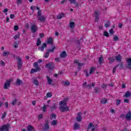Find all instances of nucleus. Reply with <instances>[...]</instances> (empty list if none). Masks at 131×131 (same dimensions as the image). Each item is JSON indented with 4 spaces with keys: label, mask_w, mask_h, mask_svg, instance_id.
I'll list each match as a JSON object with an SVG mask.
<instances>
[{
    "label": "nucleus",
    "mask_w": 131,
    "mask_h": 131,
    "mask_svg": "<svg viewBox=\"0 0 131 131\" xmlns=\"http://www.w3.org/2000/svg\"><path fill=\"white\" fill-rule=\"evenodd\" d=\"M95 22H98V21H99V12H98V11H96L95 12Z\"/></svg>",
    "instance_id": "b1692460"
},
{
    "label": "nucleus",
    "mask_w": 131,
    "mask_h": 131,
    "mask_svg": "<svg viewBox=\"0 0 131 131\" xmlns=\"http://www.w3.org/2000/svg\"><path fill=\"white\" fill-rule=\"evenodd\" d=\"M30 28L32 33H35V32H36V31H37L38 30V28L35 24L31 23Z\"/></svg>",
    "instance_id": "423d86ee"
},
{
    "label": "nucleus",
    "mask_w": 131,
    "mask_h": 131,
    "mask_svg": "<svg viewBox=\"0 0 131 131\" xmlns=\"http://www.w3.org/2000/svg\"><path fill=\"white\" fill-rule=\"evenodd\" d=\"M101 88H102V89H105V88H107V84H103V85L101 86Z\"/></svg>",
    "instance_id": "774afa93"
},
{
    "label": "nucleus",
    "mask_w": 131,
    "mask_h": 131,
    "mask_svg": "<svg viewBox=\"0 0 131 131\" xmlns=\"http://www.w3.org/2000/svg\"><path fill=\"white\" fill-rule=\"evenodd\" d=\"M57 120H53L52 121V123H51V124L52 125H57Z\"/></svg>",
    "instance_id": "37998d69"
},
{
    "label": "nucleus",
    "mask_w": 131,
    "mask_h": 131,
    "mask_svg": "<svg viewBox=\"0 0 131 131\" xmlns=\"http://www.w3.org/2000/svg\"><path fill=\"white\" fill-rule=\"evenodd\" d=\"M16 103H17V98H15L14 100H13L12 102H11V104L13 106H14V105H16Z\"/></svg>",
    "instance_id": "ea45409f"
},
{
    "label": "nucleus",
    "mask_w": 131,
    "mask_h": 131,
    "mask_svg": "<svg viewBox=\"0 0 131 131\" xmlns=\"http://www.w3.org/2000/svg\"><path fill=\"white\" fill-rule=\"evenodd\" d=\"M10 124H7L6 125H3L0 126V131H9L10 129Z\"/></svg>",
    "instance_id": "6e6552de"
},
{
    "label": "nucleus",
    "mask_w": 131,
    "mask_h": 131,
    "mask_svg": "<svg viewBox=\"0 0 131 131\" xmlns=\"http://www.w3.org/2000/svg\"><path fill=\"white\" fill-rule=\"evenodd\" d=\"M30 9L32 12H34L35 9H36V7L35 6H33L30 7Z\"/></svg>",
    "instance_id": "de8ad7c7"
},
{
    "label": "nucleus",
    "mask_w": 131,
    "mask_h": 131,
    "mask_svg": "<svg viewBox=\"0 0 131 131\" xmlns=\"http://www.w3.org/2000/svg\"><path fill=\"white\" fill-rule=\"evenodd\" d=\"M74 64H77V71L75 72V76H77V73H78V71H80L81 70V67L84 65V63H79V60L78 59H75L74 60Z\"/></svg>",
    "instance_id": "f03ea898"
},
{
    "label": "nucleus",
    "mask_w": 131,
    "mask_h": 131,
    "mask_svg": "<svg viewBox=\"0 0 131 131\" xmlns=\"http://www.w3.org/2000/svg\"><path fill=\"white\" fill-rule=\"evenodd\" d=\"M68 98H64L63 101L59 102V110L62 113L69 111V107L67 106Z\"/></svg>",
    "instance_id": "f257e3e1"
},
{
    "label": "nucleus",
    "mask_w": 131,
    "mask_h": 131,
    "mask_svg": "<svg viewBox=\"0 0 131 131\" xmlns=\"http://www.w3.org/2000/svg\"><path fill=\"white\" fill-rule=\"evenodd\" d=\"M114 41H118L119 40V38L118 36H115L113 38Z\"/></svg>",
    "instance_id": "4c0bfd02"
},
{
    "label": "nucleus",
    "mask_w": 131,
    "mask_h": 131,
    "mask_svg": "<svg viewBox=\"0 0 131 131\" xmlns=\"http://www.w3.org/2000/svg\"><path fill=\"white\" fill-rule=\"evenodd\" d=\"M1 65L2 66H6V63L3 60H1L0 62V66H1Z\"/></svg>",
    "instance_id": "603ef678"
},
{
    "label": "nucleus",
    "mask_w": 131,
    "mask_h": 131,
    "mask_svg": "<svg viewBox=\"0 0 131 131\" xmlns=\"http://www.w3.org/2000/svg\"><path fill=\"white\" fill-rule=\"evenodd\" d=\"M127 64L125 65L127 69H131V58H127L126 59Z\"/></svg>",
    "instance_id": "f8f14e48"
},
{
    "label": "nucleus",
    "mask_w": 131,
    "mask_h": 131,
    "mask_svg": "<svg viewBox=\"0 0 131 131\" xmlns=\"http://www.w3.org/2000/svg\"><path fill=\"white\" fill-rule=\"evenodd\" d=\"M103 35L104 36H106V37H109V34L107 32V31H104Z\"/></svg>",
    "instance_id": "09e8293b"
},
{
    "label": "nucleus",
    "mask_w": 131,
    "mask_h": 131,
    "mask_svg": "<svg viewBox=\"0 0 131 131\" xmlns=\"http://www.w3.org/2000/svg\"><path fill=\"white\" fill-rule=\"evenodd\" d=\"M108 59L110 64H112L114 62V61H115V57H109Z\"/></svg>",
    "instance_id": "a878e982"
},
{
    "label": "nucleus",
    "mask_w": 131,
    "mask_h": 131,
    "mask_svg": "<svg viewBox=\"0 0 131 131\" xmlns=\"http://www.w3.org/2000/svg\"><path fill=\"white\" fill-rule=\"evenodd\" d=\"M52 96H53V94L51 93V92H48L46 95V96L48 98H51V97H52Z\"/></svg>",
    "instance_id": "79ce46f5"
},
{
    "label": "nucleus",
    "mask_w": 131,
    "mask_h": 131,
    "mask_svg": "<svg viewBox=\"0 0 131 131\" xmlns=\"http://www.w3.org/2000/svg\"><path fill=\"white\" fill-rule=\"evenodd\" d=\"M47 80H48V84H51L52 82L53 81V80H52V79H51V78L49 76H47Z\"/></svg>",
    "instance_id": "7c9ffc66"
},
{
    "label": "nucleus",
    "mask_w": 131,
    "mask_h": 131,
    "mask_svg": "<svg viewBox=\"0 0 131 131\" xmlns=\"http://www.w3.org/2000/svg\"><path fill=\"white\" fill-rule=\"evenodd\" d=\"M125 118L127 120H131V113L130 112L127 113L125 115Z\"/></svg>",
    "instance_id": "4be33fe9"
},
{
    "label": "nucleus",
    "mask_w": 131,
    "mask_h": 131,
    "mask_svg": "<svg viewBox=\"0 0 131 131\" xmlns=\"http://www.w3.org/2000/svg\"><path fill=\"white\" fill-rule=\"evenodd\" d=\"M45 48H47V43H43L42 46H39L38 48V50H40L42 52H43V50H45Z\"/></svg>",
    "instance_id": "dca6fc26"
},
{
    "label": "nucleus",
    "mask_w": 131,
    "mask_h": 131,
    "mask_svg": "<svg viewBox=\"0 0 131 131\" xmlns=\"http://www.w3.org/2000/svg\"><path fill=\"white\" fill-rule=\"evenodd\" d=\"M16 4H17V5L22 4V0H17Z\"/></svg>",
    "instance_id": "052dcab7"
},
{
    "label": "nucleus",
    "mask_w": 131,
    "mask_h": 131,
    "mask_svg": "<svg viewBox=\"0 0 131 131\" xmlns=\"http://www.w3.org/2000/svg\"><path fill=\"white\" fill-rule=\"evenodd\" d=\"M46 67H47V68H49L50 70H52L55 68V64L53 62H49L46 64Z\"/></svg>",
    "instance_id": "9d476101"
},
{
    "label": "nucleus",
    "mask_w": 131,
    "mask_h": 131,
    "mask_svg": "<svg viewBox=\"0 0 131 131\" xmlns=\"http://www.w3.org/2000/svg\"><path fill=\"white\" fill-rule=\"evenodd\" d=\"M49 123H50V122L49 121V120H45V123L44 124V128L43 129V130L48 131L49 130V129H50Z\"/></svg>",
    "instance_id": "1a4fd4ad"
},
{
    "label": "nucleus",
    "mask_w": 131,
    "mask_h": 131,
    "mask_svg": "<svg viewBox=\"0 0 131 131\" xmlns=\"http://www.w3.org/2000/svg\"><path fill=\"white\" fill-rule=\"evenodd\" d=\"M14 31H17V30H19V27H18L17 25H15L14 28Z\"/></svg>",
    "instance_id": "3c124183"
},
{
    "label": "nucleus",
    "mask_w": 131,
    "mask_h": 131,
    "mask_svg": "<svg viewBox=\"0 0 131 131\" xmlns=\"http://www.w3.org/2000/svg\"><path fill=\"white\" fill-rule=\"evenodd\" d=\"M103 61H104V58L103 57V56L100 55L98 59V62L100 65H102Z\"/></svg>",
    "instance_id": "bb28decb"
},
{
    "label": "nucleus",
    "mask_w": 131,
    "mask_h": 131,
    "mask_svg": "<svg viewBox=\"0 0 131 131\" xmlns=\"http://www.w3.org/2000/svg\"><path fill=\"white\" fill-rule=\"evenodd\" d=\"M104 26L106 28H108V27H110V21H109V20H107L106 23L105 24Z\"/></svg>",
    "instance_id": "e433bc0d"
},
{
    "label": "nucleus",
    "mask_w": 131,
    "mask_h": 131,
    "mask_svg": "<svg viewBox=\"0 0 131 131\" xmlns=\"http://www.w3.org/2000/svg\"><path fill=\"white\" fill-rule=\"evenodd\" d=\"M84 72L85 74L86 77H89V76H90V74H89L88 70H84Z\"/></svg>",
    "instance_id": "8fccbe9b"
},
{
    "label": "nucleus",
    "mask_w": 131,
    "mask_h": 131,
    "mask_svg": "<svg viewBox=\"0 0 131 131\" xmlns=\"http://www.w3.org/2000/svg\"><path fill=\"white\" fill-rule=\"evenodd\" d=\"M38 16H41V10H38L37 12Z\"/></svg>",
    "instance_id": "680f3d73"
},
{
    "label": "nucleus",
    "mask_w": 131,
    "mask_h": 131,
    "mask_svg": "<svg viewBox=\"0 0 131 131\" xmlns=\"http://www.w3.org/2000/svg\"><path fill=\"white\" fill-rule=\"evenodd\" d=\"M120 66L119 64H117L113 69V73H115L116 72V69H117V67H119Z\"/></svg>",
    "instance_id": "f704fd0d"
},
{
    "label": "nucleus",
    "mask_w": 131,
    "mask_h": 131,
    "mask_svg": "<svg viewBox=\"0 0 131 131\" xmlns=\"http://www.w3.org/2000/svg\"><path fill=\"white\" fill-rule=\"evenodd\" d=\"M60 58H66L67 57V53L66 51H63L60 54Z\"/></svg>",
    "instance_id": "6ab92c4d"
},
{
    "label": "nucleus",
    "mask_w": 131,
    "mask_h": 131,
    "mask_svg": "<svg viewBox=\"0 0 131 131\" xmlns=\"http://www.w3.org/2000/svg\"><path fill=\"white\" fill-rule=\"evenodd\" d=\"M15 83L16 85H21V84H23V82L20 79L17 78Z\"/></svg>",
    "instance_id": "a211bd4d"
},
{
    "label": "nucleus",
    "mask_w": 131,
    "mask_h": 131,
    "mask_svg": "<svg viewBox=\"0 0 131 131\" xmlns=\"http://www.w3.org/2000/svg\"><path fill=\"white\" fill-rule=\"evenodd\" d=\"M9 11V9H5L3 10V13H8V11Z\"/></svg>",
    "instance_id": "338daca9"
},
{
    "label": "nucleus",
    "mask_w": 131,
    "mask_h": 131,
    "mask_svg": "<svg viewBox=\"0 0 131 131\" xmlns=\"http://www.w3.org/2000/svg\"><path fill=\"white\" fill-rule=\"evenodd\" d=\"M107 99H105V100H102L101 101V104H106V103H107Z\"/></svg>",
    "instance_id": "5fc2aeb1"
},
{
    "label": "nucleus",
    "mask_w": 131,
    "mask_h": 131,
    "mask_svg": "<svg viewBox=\"0 0 131 131\" xmlns=\"http://www.w3.org/2000/svg\"><path fill=\"white\" fill-rule=\"evenodd\" d=\"M53 42H54V40L53 39V38L50 37L48 39L47 43L48 45H51L52 46V47H53V46H54V45H53Z\"/></svg>",
    "instance_id": "f3484780"
},
{
    "label": "nucleus",
    "mask_w": 131,
    "mask_h": 131,
    "mask_svg": "<svg viewBox=\"0 0 131 131\" xmlns=\"http://www.w3.org/2000/svg\"><path fill=\"white\" fill-rule=\"evenodd\" d=\"M115 60H116L117 62H119L120 63L119 69L120 70L123 69V62H121V60L122 59V57H121V55H120V54H118V55L115 56Z\"/></svg>",
    "instance_id": "7ed1b4c3"
},
{
    "label": "nucleus",
    "mask_w": 131,
    "mask_h": 131,
    "mask_svg": "<svg viewBox=\"0 0 131 131\" xmlns=\"http://www.w3.org/2000/svg\"><path fill=\"white\" fill-rule=\"evenodd\" d=\"M83 41V38H80V39H77L75 41V42L76 45H77L78 46H80L82 42Z\"/></svg>",
    "instance_id": "2eb2a0df"
},
{
    "label": "nucleus",
    "mask_w": 131,
    "mask_h": 131,
    "mask_svg": "<svg viewBox=\"0 0 131 131\" xmlns=\"http://www.w3.org/2000/svg\"><path fill=\"white\" fill-rule=\"evenodd\" d=\"M42 117H43L42 114H41L38 116V119H41V118H42Z\"/></svg>",
    "instance_id": "69168bd1"
},
{
    "label": "nucleus",
    "mask_w": 131,
    "mask_h": 131,
    "mask_svg": "<svg viewBox=\"0 0 131 131\" xmlns=\"http://www.w3.org/2000/svg\"><path fill=\"white\" fill-rule=\"evenodd\" d=\"M63 85H64L65 86L70 85V82L68 81H67L63 83Z\"/></svg>",
    "instance_id": "a19ab883"
},
{
    "label": "nucleus",
    "mask_w": 131,
    "mask_h": 131,
    "mask_svg": "<svg viewBox=\"0 0 131 131\" xmlns=\"http://www.w3.org/2000/svg\"><path fill=\"white\" fill-rule=\"evenodd\" d=\"M55 49L56 46L55 45H53L52 49L47 50V52L44 54L43 57L46 58H49V56H50V53H54Z\"/></svg>",
    "instance_id": "39448f33"
},
{
    "label": "nucleus",
    "mask_w": 131,
    "mask_h": 131,
    "mask_svg": "<svg viewBox=\"0 0 131 131\" xmlns=\"http://www.w3.org/2000/svg\"><path fill=\"white\" fill-rule=\"evenodd\" d=\"M124 103H129V100L127 99H124Z\"/></svg>",
    "instance_id": "0e129e2a"
},
{
    "label": "nucleus",
    "mask_w": 131,
    "mask_h": 131,
    "mask_svg": "<svg viewBox=\"0 0 131 131\" xmlns=\"http://www.w3.org/2000/svg\"><path fill=\"white\" fill-rule=\"evenodd\" d=\"M41 45V41L40 40V38H38L37 39L36 46L38 47Z\"/></svg>",
    "instance_id": "473e14b6"
},
{
    "label": "nucleus",
    "mask_w": 131,
    "mask_h": 131,
    "mask_svg": "<svg viewBox=\"0 0 131 131\" xmlns=\"http://www.w3.org/2000/svg\"><path fill=\"white\" fill-rule=\"evenodd\" d=\"M75 27V23L72 21L70 23V28H74Z\"/></svg>",
    "instance_id": "72a5a7b5"
},
{
    "label": "nucleus",
    "mask_w": 131,
    "mask_h": 131,
    "mask_svg": "<svg viewBox=\"0 0 131 131\" xmlns=\"http://www.w3.org/2000/svg\"><path fill=\"white\" fill-rule=\"evenodd\" d=\"M27 130H28V131H32V130L34 131L35 130L34 129V127L33 126L30 125H28L27 127Z\"/></svg>",
    "instance_id": "5701e85b"
},
{
    "label": "nucleus",
    "mask_w": 131,
    "mask_h": 131,
    "mask_svg": "<svg viewBox=\"0 0 131 131\" xmlns=\"http://www.w3.org/2000/svg\"><path fill=\"white\" fill-rule=\"evenodd\" d=\"M64 15L65 14H64V13H61V14H59L57 15V19H62V18H63Z\"/></svg>",
    "instance_id": "2f4dec72"
},
{
    "label": "nucleus",
    "mask_w": 131,
    "mask_h": 131,
    "mask_svg": "<svg viewBox=\"0 0 131 131\" xmlns=\"http://www.w3.org/2000/svg\"><path fill=\"white\" fill-rule=\"evenodd\" d=\"M43 112H46L47 111V106L44 104V106L42 107Z\"/></svg>",
    "instance_id": "6e6d98bb"
},
{
    "label": "nucleus",
    "mask_w": 131,
    "mask_h": 131,
    "mask_svg": "<svg viewBox=\"0 0 131 131\" xmlns=\"http://www.w3.org/2000/svg\"><path fill=\"white\" fill-rule=\"evenodd\" d=\"M109 33L110 34H112V35H113V34H114V31H113V29H111L109 30Z\"/></svg>",
    "instance_id": "49530a36"
},
{
    "label": "nucleus",
    "mask_w": 131,
    "mask_h": 131,
    "mask_svg": "<svg viewBox=\"0 0 131 131\" xmlns=\"http://www.w3.org/2000/svg\"><path fill=\"white\" fill-rule=\"evenodd\" d=\"M38 20L41 22H45L46 21V17H45V16L41 15L38 18Z\"/></svg>",
    "instance_id": "c85d7f7f"
},
{
    "label": "nucleus",
    "mask_w": 131,
    "mask_h": 131,
    "mask_svg": "<svg viewBox=\"0 0 131 131\" xmlns=\"http://www.w3.org/2000/svg\"><path fill=\"white\" fill-rule=\"evenodd\" d=\"M20 37V34H17L14 36L13 38L16 40L18 39V38H19Z\"/></svg>",
    "instance_id": "c03bdc74"
},
{
    "label": "nucleus",
    "mask_w": 131,
    "mask_h": 131,
    "mask_svg": "<svg viewBox=\"0 0 131 131\" xmlns=\"http://www.w3.org/2000/svg\"><path fill=\"white\" fill-rule=\"evenodd\" d=\"M131 97V92L129 91H127L124 96V98H129Z\"/></svg>",
    "instance_id": "393cba45"
},
{
    "label": "nucleus",
    "mask_w": 131,
    "mask_h": 131,
    "mask_svg": "<svg viewBox=\"0 0 131 131\" xmlns=\"http://www.w3.org/2000/svg\"><path fill=\"white\" fill-rule=\"evenodd\" d=\"M33 67L35 68L36 69L33 68L31 70V74H33V73H35V72H37V71H40L41 70L40 68L38 67V64L37 62H34Z\"/></svg>",
    "instance_id": "20e7f679"
},
{
    "label": "nucleus",
    "mask_w": 131,
    "mask_h": 131,
    "mask_svg": "<svg viewBox=\"0 0 131 131\" xmlns=\"http://www.w3.org/2000/svg\"><path fill=\"white\" fill-rule=\"evenodd\" d=\"M69 1H70L71 4H74V5H76V7L77 8H78L79 4H78V3L76 2L75 0H69Z\"/></svg>",
    "instance_id": "aec40b11"
},
{
    "label": "nucleus",
    "mask_w": 131,
    "mask_h": 131,
    "mask_svg": "<svg viewBox=\"0 0 131 131\" xmlns=\"http://www.w3.org/2000/svg\"><path fill=\"white\" fill-rule=\"evenodd\" d=\"M81 120H82V117H81V112H79L77 114V116L76 118V121L78 122H81Z\"/></svg>",
    "instance_id": "4468645a"
},
{
    "label": "nucleus",
    "mask_w": 131,
    "mask_h": 131,
    "mask_svg": "<svg viewBox=\"0 0 131 131\" xmlns=\"http://www.w3.org/2000/svg\"><path fill=\"white\" fill-rule=\"evenodd\" d=\"M10 85H11V80H6V82L5 83L4 85V89L5 90H8V89L10 88Z\"/></svg>",
    "instance_id": "9b49d317"
},
{
    "label": "nucleus",
    "mask_w": 131,
    "mask_h": 131,
    "mask_svg": "<svg viewBox=\"0 0 131 131\" xmlns=\"http://www.w3.org/2000/svg\"><path fill=\"white\" fill-rule=\"evenodd\" d=\"M92 127H93V128H92ZM91 128H92L91 129L92 131H95L96 129V127H95V125H94L93 124V123H90L89 125H88V126L87 127V130L88 131L90 130V129H91Z\"/></svg>",
    "instance_id": "ddd939ff"
},
{
    "label": "nucleus",
    "mask_w": 131,
    "mask_h": 131,
    "mask_svg": "<svg viewBox=\"0 0 131 131\" xmlns=\"http://www.w3.org/2000/svg\"><path fill=\"white\" fill-rule=\"evenodd\" d=\"M17 60V68L18 70H20L22 68V66L23 65V62L22 61V59L20 57L18 56L16 57Z\"/></svg>",
    "instance_id": "0eeeda50"
},
{
    "label": "nucleus",
    "mask_w": 131,
    "mask_h": 131,
    "mask_svg": "<svg viewBox=\"0 0 131 131\" xmlns=\"http://www.w3.org/2000/svg\"><path fill=\"white\" fill-rule=\"evenodd\" d=\"M33 83H34V84L35 85H37V86L39 85V82H38V80H37V79L36 78L34 79Z\"/></svg>",
    "instance_id": "c756f323"
},
{
    "label": "nucleus",
    "mask_w": 131,
    "mask_h": 131,
    "mask_svg": "<svg viewBox=\"0 0 131 131\" xmlns=\"http://www.w3.org/2000/svg\"><path fill=\"white\" fill-rule=\"evenodd\" d=\"M80 127V126L79 125V124H78V123H74V130L79 129Z\"/></svg>",
    "instance_id": "412c9836"
},
{
    "label": "nucleus",
    "mask_w": 131,
    "mask_h": 131,
    "mask_svg": "<svg viewBox=\"0 0 131 131\" xmlns=\"http://www.w3.org/2000/svg\"><path fill=\"white\" fill-rule=\"evenodd\" d=\"M8 55H10V53L4 52L3 54V56L4 57H7Z\"/></svg>",
    "instance_id": "864d4df0"
},
{
    "label": "nucleus",
    "mask_w": 131,
    "mask_h": 131,
    "mask_svg": "<svg viewBox=\"0 0 131 131\" xmlns=\"http://www.w3.org/2000/svg\"><path fill=\"white\" fill-rule=\"evenodd\" d=\"M95 70V68H91L90 71H89V74H92L93 72H94V71Z\"/></svg>",
    "instance_id": "a18cd8bd"
},
{
    "label": "nucleus",
    "mask_w": 131,
    "mask_h": 131,
    "mask_svg": "<svg viewBox=\"0 0 131 131\" xmlns=\"http://www.w3.org/2000/svg\"><path fill=\"white\" fill-rule=\"evenodd\" d=\"M96 83L95 82H93L92 85L91 84H88L85 86V88H87L88 90H90L91 89L92 86H95Z\"/></svg>",
    "instance_id": "cd10ccee"
},
{
    "label": "nucleus",
    "mask_w": 131,
    "mask_h": 131,
    "mask_svg": "<svg viewBox=\"0 0 131 131\" xmlns=\"http://www.w3.org/2000/svg\"><path fill=\"white\" fill-rule=\"evenodd\" d=\"M6 115H7V113L4 112V113L2 115V116L1 117L2 119H4L6 117Z\"/></svg>",
    "instance_id": "4d7b16f0"
},
{
    "label": "nucleus",
    "mask_w": 131,
    "mask_h": 131,
    "mask_svg": "<svg viewBox=\"0 0 131 131\" xmlns=\"http://www.w3.org/2000/svg\"><path fill=\"white\" fill-rule=\"evenodd\" d=\"M39 37L41 38H43V37H45V34H43V33H40L39 34Z\"/></svg>",
    "instance_id": "bf43d9fd"
},
{
    "label": "nucleus",
    "mask_w": 131,
    "mask_h": 131,
    "mask_svg": "<svg viewBox=\"0 0 131 131\" xmlns=\"http://www.w3.org/2000/svg\"><path fill=\"white\" fill-rule=\"evenodd\" d=\"M51 116H52V118H54V119H55V118H57V115L54 114H52Z\"/></svg>",
    "instance_id": "13d9d810"
},
{
    "label": "nucleus",
    "mask_w": 131,
    "mask_h": 131,
    "mask_svg": "<svg viewBox=\"0 0 131 131\" xmlns=\"http://www.w3.org/2000/svg\"><path fill=\"white\" fill-rule=\"evenodd\" d=\"M10 19H14L15 18V14H10Z\"/></svg>",
    "instance_id": "e2e57ef3"
},
{
    "label": "nucleus",
    "mask_w": 131,
    "mask_h": 131,
    "mask_svg": "<svg viewBox=\"0 0 131 131\" xmlns=\"http://www.w3.org/2000/svg\"><path fill=\"white\" fill-rule=\"evenodd\" d=\"M116 104L117 106H119L120 105V103H121V100L120 99H116Z\"/></svg>",
    "instance_id": "c9c22d12"
},
{
    "label": "nucleus",
    "mask_w": 131,
    "mask_h": 131,
    "mask_svg": "<svg viewBox=\"0 0 131 131\" xmlns=\"http://www.w3.org/2000/svg\"><path fill=\"white\" fill-rule=\"evenodd\" d=\"M94 92L96 94H98L100 92V89L98 87H96L94 89Z\"/></svg>",
    "instance_id": "58836bf2"
}]
</instances>
